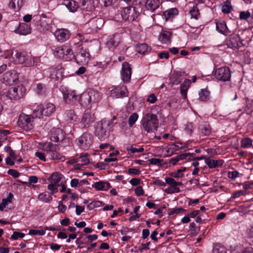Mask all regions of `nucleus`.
Returning <instances> with one entry per match:
<instances>
[{
	"label": "nucleus",
	"mask_w": 253,
	"mask_h": 253,
	"mask_svg": "<svg viewBox=\"0 0 253 253\" xmlns=\"http://www.w3.org/2000/svg\"><path fill=\"white\" fill-rule=\"evenodd\" d=\"M141 123L144 129L150 133L157 130L159 120L156 115L148 113L142 118Z\"/></svg>",
	"instance_id": "1"
},
{
	"label": "nucleus",
	"mask_w": 253,
	"mask_h": 253,
	"mask_svg": "<svg viewBox=\"0 0 253 253\" xmlns=\"http://www.w3.org/2000/svg\"><path fill=\"white\" fill-rule=\"evenodd\" d=\"M43 149L46 152L47 155L50 159L52 160H60L64 161L65 157L59 152V147L56 144H53L50 142L45 143L43 145Z\"/></svg>",
	"instance_id": "2"
},
{
	"label": "nucleus",
	"mask_w": 253,
	"mask_h": 253,
	"mask_svg": "<svg viewBox=\"0 0 253 253\" xmlns=\"http://www.w3.org/2000/svg\"><path fill=\"white\" fill-rule=\"evenodd\" d=\"M18 126L23 130L29 131L32 129L35 125L34 119L30 115L21 114L18 120Z\"/></svg>",
	"instance_id": "3"
},
{
	"label": "nucleus",
	"mask_w": 253,
	"mask_h": 253,
	"mask_svg": "<svg viewBox=\"0 0 253 253\" xmlns=\"http://www.w3.org/2000/svg\"><path fill=\"white\" fill-rule=\"evenodd\" d=\"M60 90L63 94V101L66 104L73 105L78 101L79 95L76 91L68 90L63 86L60 87Z\"/></svg>",
	"instance_id": "4"
},
{
	"label": "nucleus",
	"mask_w": 253,
	"mask_h": 253,
	"mask_svg": "<svg viewBox=\"0 0 253 253\" xmlns=\"http://www.w3.org/2000/svg\"><path fill=\"white\" fill-rule=\"evenodd\" d=\"M26 89L23 86L10 87L3 92L6 96L10 100H17L22 97L25 94Z\"/></svg>",
	"instance_id": "5"
},
{
	"label": "nucleus",
	"mask_w": 253,
	"mask_h": 253,
	"mask_svg": "<svg viewBox=\"0 0 253 253\" xmlns=\"http://www.w3.org/2000/svg\"><path fill=\"white\" fill-rule=\"evenodd\" d=\"M80 148L84 150L88 149L93 143V136L91 134L85 132L77 139Z\"/></svg>",
	"instance_id": "6"
},
{
	"label": "nucleus",
	"mask_w": 253,
	"mask_h": 253,
	"mask_svg": "<svg viewBox=\"0 0 253 253\" xmlns=\"http://www.w3.org/2000/svg\"><path fill=\"white\" fill-rule=\"evenodd\" d=\"M215 78L220 81H229L231 77V73L227 67H222L217 69L214 73Z\"/></svg>",
	"instance_id": "7"
},
{
	"label": "nucleus",
	"mask_w": 253,
	"mask_h": 253,
	"mask_svg": "<svg viewBox=\"0 0 253 253\" xmlns=\"http://www.w3.org/2000/svg\"><path fill=\"white\" fill-rule=\"evenodd\" d=\"M106 125L101 121L96 123L95 125L94 134L101 141L105 140L109 135Z\"/></svg>",
	"instance_id": "8"
},
{
	"label": "nucleus",
	"mask_w": 253,
	"mask_h": 253,
	"mask_svg": "<svg viewBox=\"0 0 253 253\" xmlns=\"http://www.w3.org/2000/svg\"><path fill=\"white\" fill-rule=\"evenodd\" d=\"M138 14L139 13L136 11L135 7L130 6L124 8L121 12L123 19L128 21H133L137 17Z\"/></svg>",
	"instance_id": "9"
},
{
	"label": "nucleus",
	"mask_w": 253,
	"mask_h": 253,
	"mask_svg": "<svg viewBox=\"0 0 253 253\" xmlns=\"http://www.w3.org/2000/svg\"><path fill=\"white\" fill-rule=\"evenodd\" d=\"M13 24L15 25V29L13 30L14 33L21 35H27L31 33V28L28 24L16 21H14Z\"/></svg>",
	"instance_id": "10"
},
{
	"label": "nucleus",
	"mask_w": 253,
	"mask_h": 253,
	"mask_svg": "<svg viewBox=\"0 0 253 253\" xmlns=\"http://www.w3.org/2000/svg\"><path fill=\"white\" fill-rule=\"evenodd\" d=\"M243 40L238 35H233L226 42L228 47L233 49H238L243 45Z\"/></svg>",
	"instance_id": "11"
},
{
	"label": "nucleus",
	"mask_w": 253,
	"mask_h": 253,
	"mask_svg": "<svg viewBox=\"0 0 253 253\" xmlns=\"http://www.w3.org/2000/svg\"><path fill=\"white\" fill-rule=\"evenodd\" d=\"M110 91L111 95L113 97L116 98L126 97L128 94L127 88L125 85L117 86L112 89Z\"/></svg>",
	"instance_id": "12"
},
{
	"label": "nucleus",
	"mask_w": 253,
	"mask_h": 253,
	"mask_svg": "<svg viewBox=\"0 0 253 253\" xmlns=\"http://www.w3.org/2000/svg\"><path fill=\"white\" fill-rule=\"evenodd\" d=\"M90 55L86 48H81L76 55V59L82 64H86L90 59Z\"/></svg>",
	"instance_id": "13"
},
{
	"label": "nucleus",
	"mask_w": 253,
	"mask_h": 253,
	"mask_svg": "<svg viewBox=\"0 0 253 253\" xmlns=\"http://www.w3.org/2000/svg\"><path fill=\"white\" fill-rule=\"evenodd\" d=\"M162 2L160 0H146L145 3V7L146 10L154 12L157 11L159 12L161 9Z\"/></svg>",
	"instance_id": "14"
},
{
	"label": "nucleus",
	"mask_w": 253,
	"mask_h": 253,
	"mask_svg": "<svg viewBox=\"0 0 253 253\" xmlns=\"http://www.w3.org/2000/svg\"><path fill=\"white\" fill-rule=\"evenodd\" d=\"M92 32H96L100 29L104 24V20L100 17L91 18L88 22Z\"/></svg>",
	"instance_id": "15"
},
{
	"label": "nucleus",
	"mask_w": 253,
	"mask_h": 253,
	"mask_svg": "<svg viewBox=\"0 0 253 253\" xmlns=\"http://www.w3.org/2000/svg\"><path fill=\"white\" fill-rule=\"evenodd\" d=\"M131 75V69L127 62H124L122 64V79L124 82H129Z\"/></svg>",
	"instance_id": "16"
},
{
	"label": "nucleus",
	"mask_w": 253,
	"mask_h": 253,
	"mask_svg": "<svg viewBox=\"0 0 253 253\" xmlns=\"http://www.w3.org/2000/svg\"><path fill=\"white\" fill-rule=\"evenodd\" d=\"M64 133L62 129L59 128H53L50 133V139L51 141L57 142L62 141L64 139Z\"/></svg>",
	"instance_id": "17"
},
{
	"label": "nucleus",
	"mask_w": 253,
	"mask_h": 253,
	"mask_svg": "<svg viewBox=\"0 0 253 253\" xmlns=\"http://www.w3.org/2000/svg\"><path fill=\"white\" fill-rule=\"evenodd\" d=\"M121 36L120 34H115L110 36L106 42V44L109 48H114L120 43Z\"/></svg>",
	"instance_id": "18"
},
{
	"label": "nucleus",
	"mask_w": 253,
	"mask_h": 253,
	"mask_svg": "<svg viewBox=\"0 0 253 253\" xmlns=\"http://www.w3.org/2000/svg\"><path fill=\"white\" fill-rule=\"evenodd\" d=\"M18 77L14 72L9 71L5 73L2 78V81L7 85L13 84L17 80Z\"/></svg>",
	"instance_id": "19"
},
{
	"label": "nucleus",
	"mask_w": 253,
	"mask_h": 253,
	"mask_svg": "<svg viewBox=\"0 0 253 253\" xmlns=\"http://www.w3.org/2000/svg\"><path fill=\"white\" fill-rule=\"evenodd\" d=\"M94 121V115L90 112H86L84 114L81 124L84 127L87 128Z\"/></svg>",
	"instance_id": "20"
},
{
	"label": "nucleus",
	"mask_w": 253,
	"mask_h": 253,
	"mask_svg": "<svg viewBox=\"0 0 253 253\" xmlns=\"http://www.w3.org/2000/svg\"><path fill=\"white\" fill-rule=\"evenodd\" d=\"M50 77L56 81L62 79V77L64 76V69L60 66H57L56 68H51L50 69Z\"/></svg>",
	"instance_id": "21"
},
{
	"label": "nucleus",
	"mask_w": 253,
	"mask_h": 253,
	"mask_svg": "<svg viewBox=\"0 0 253 253\" xmlns=\"http://www.w3.org/2000/svg\"><path fill=\"white\" fill-rule=\"evenodd\" d=\"M216 29L218 32L225 36L231 33L225 22L223 20H219L216 22Z\"/></svg>",
	"instance_id": "22"
},
{
	"label": "nucleus",
	"mask_w": 253,
	"mask_h": 253,
	"mask_svg": "<svg viewBox=\"0 0 253 253\" xmlns=\"http://www.w3.org/2000/svg\"><path fill=\"white\" fill-rule=\"evenodd\" d=\"M171 33L167 31L162 30L159 37V40L162 43L169 44L170 42Z\"/></svg>",
	"instance_id": "23"
},
{
	"label": "nucleus",
	"mask_w": 253,
	"mask_h": 253,
	"mask_svg": "<svg viewBox=\"0 0 253 253\" xmlns=\"http://www.w3.org/2000/svg\"><path fill=\"white\" fill-rule=\"evenodd\" d=\"M87 91L89 97L90 98L89 101L90 104L96 103L100 99V95L98 91L92 89H89Z\"/></svg>",
	"instance_id": "24"
},
{
	"label": "nucleus",
	"mask_w": 253,
	"mask_h": 253,
	"mask_svg": "<svg viewBox=\"0 0 253 253\" xmlns=\"http://www.w3.org/2000/svg\"><path fill=\"white\" fill-rule=\"evenodd\" d=\"M89 98L88 91H86L79 96L78 101L82 106L87 107L90 104Z\"/></svg>",
	"instance_id": "25"
},
{
	"label": "nucleus",
	"mask_w": 253,
	"mask_h": 253,
	"mask_svg": "<svg viewBox=\"0 0 253 253\" xmlns=\"http://www.w3.org/2000/svg\"><path fill=\"white\" fill-rule=\"evenodd\" d=\"M92 186L97 190L106 191L111 188L109 182L100 181L94 183Z\"/></svg>",
	"instance_id": "26"
},
{
	"label": "nucleus",
	"mask_w": 253,
	"mask_h": 253,
	"mask_svg": "<svg viewBox=\"0 0 253 253\" xmlns=\"http://www.w3.org/2000/svg\"><path fill=\"white\" fill-rule=\"evenodd\" d=\"M205 163L210 168L212 169L222 166L223 164V161L222 160H211L210 158H207L205 160Z\"/></svg>",
	"instance_id": "27"
},
{
	"label": "nucleus",
	"mask_w": 253,
	"mask_h": 253,
	"mask_svg": "<svg viewBox=\"0 0 253 253\" xmlns=\"http://www.w3.org/2000/svg\"><path fill=\"white\" fill-rule=\"evenodd\" d=\"M191 83V80L186 79L180 85V92L184 99H186L187 97V91Z\"/></svg>",
	"instance_id": "28"
},
{
	"label": "nucleus",
	"mask_w": 253,
	"mask_h": 253,
	"mask_svg": "<svg viewBox=\"0 0 253 253\" xmlns=\"http://www.w3.org/2000/svg\"><path fill=\"white\" fill-rule=\"evenodd\" d=\"M24 4V0H11L9 3L10 8L19 11Z\"/></svg>",
	"instance_id": "29"
},
{
	"label": "nucleus",
	"mask_w": 253,
	"mask_h": 253,
	"mask_svg": "<svg viewBox=\"0 0 253 253\" xmlns=\"http://www.w3.org/2000/svg\"><path fill=\"white\" fill-rule=\"evenodd\" d=\"M63 175L59 172H55L52 173L48 180L51 183L60 185L59 182L61 181Z\"/></svg>",
	"instance_id": "30"
},
{
	"label": "nucleus",
	"mask_w": 253,
	"mask_h": 253,
	"mask_svg": "<svg viewBox=\"0 0 253 253\" xmlns=\"http://www.w3.org/2000/svg\"><path fill=\"white\" fill-rule=\"evenodd\" d=\"M43 112V115L45 116H49L55 111V105L51 103L46 104L44 107L42 106Z\"/></svg>",
	"instance_id": "31"
},
{
	"label": "nucleus",
	"mask_w": 253,
	"mask_h": 253,
	"mask_svg": "<svg viewBox=\"0 0 253 253\" xmlns=\"http://www.w3.org/2000/svg\"><path fill=\"white\" fill-rule=\"evenodd\" d=\"M193 153H183L181 154L172 158L169 160V163L172 164L173 165H175L176 163L180 160L186 159L187 157L188 156H192L193 155Z\"/></svg>",
	"instance_id": "32"
},
{
	"label": "nucleus",
	"mask_w": 253,
	"mask_h": 253,
	"mask_svg": "<svg viewBox=\"0 0 253 253\" xmlns=\"http://www.w3.org/2000/svg\"><path fill=\"white\" fill-rule=\"evenodd\" d=\"M55 36L57 40L60 42H63L69 38V35L67 32L59 30L56 31Z\"/></svg>",
	"instance_id": "33"
},
{
	"label": "nucleus",
	"mask_w": 253,
	"mask_h": 253,
	"mask_svg": "<svg viewBox=\"0 0 253 253\" xmlns=\"http://www.w3.org/2000/svg\"><path fill=\"white\" fill-rule=\"evenodd\" d=\"M39 60V59L38 57L32 58L31 56H27L25 57V61L22 64H24L25 66L27 67H30L35 65L36 66H38V65L37 62Z\"/></svg>",
	"instance_id": "34"
},
{
	"label": "nucleus",
	"mask_w": 253,
	"mask_h": 253,
	"mask_svg": "<svg viewBox=\"0 0 253 253\" xmlns=\"http://www.w3.org/2000/svg\"><path fill=\"white\" fill-rule=\"evenodd\" d=\"M136 50L138 53L145 54L151 50V47L147 44L142 43L136 45Z\"/></svg>",
	"instance_id": "35"
},
{
	"label": "nucleus",
	"mask_w": 253,
	"mask_h": 253,
	"mask_svg": "<svg viewBox=\"0 0 253 253\" xmlns=\"http://www.w3.org/2000/svg\"><path fill=\"white\" fill-rule=\"evenodd\" d=\"M38 199L43 202L50 203L52 201V197L47 192H43L38 196Z\"/></svg>",
	"instance_id": "36"
},
{
	"label": "nucleus",
	"mask_w": 253,
	"mask_h": 253,
	"mask_svg": "<svg viewBox=\"0 0 253 253\" xmlns=\"http://www.w3.org/2000/svg\"><path fill=\"white\" fill-rule=\"evenodd\" d=\"M210 92L207 89H201L199 92V99L205 101L210 98Z\"/></svg>",
	"instance_id": "37"
},
{
	"label": "nucleus",
	"mask_w": 253,
	"mask_h": 253,
	"mask_svg": "<svg viewBox=\"0 0 253 253\" xmlns=\"http://www.w3.org/2000/svg\"><path fill=\"white\" fill-rule=\"evenodd\" d=\"M199 129L202 136H208L211 133V127L209 125H201Z\"/></svg>",
	"instance_id": "38"
},
{
	"label": "nucleus",
	"mask_w": 253,
	"mask_h": 253,
	"mask_svg": "<svg viewBox=\"0 0 253 253\" xmlns=\"http://www.w3.org/2000/svg\"><path fill=\"white\" fill-rule=\"evenodd\" d=\"M226 248L221 244L216 243L213 245L212 253H226Z\"/></svg>",
	"instance_id": "39"
},
{
	"label": "nucleus",
	"mask_w": 253,
	"mask_h": 253,
	"mask_svg": "<svg viewBox=\"0 0 253 253\" xmlns=\"http://www.w3.org/2000/svg\"><path fill=\"white\" fill-rule=\"evenodd\" d=\"M62 4L65 5L71 12H74L76 10L77 6L75 1L72 2L69 0H63Z\"/></svg>",
	"instance_id": "40"
},
{
	"label": "nucleus",
	"mask_w": 253,
	"mask_h": 253,
	"mask_svg": "<svg viewBox=\"0 0 253 253\" xmlns=\"http://www.w3.org/2000/svg\"><path fill=\"white\" fill-rule=\"evenodd\" d=\"M88 154H81L80 157L77 158V162L81 163L82 165H86L90 163V160L87 158Z\"/></svg>",
	"instance_id": "41"
},
{
	"label": "nucleus",
	"mask_w": 253,
	"mask_h": 253,
	"mask_svg": "<svg viewBox=\"0 0 253 253\" xmlns=\"http://www.w3.org/2000/svg\"><path fill=\"white\" fill-rule=\"evenodd\" d=\"M178 14V10L175 8H172L168 10H166L164 12V15L165 16L166 19L173 17L174 15Z\"/></svg>",
	"instance_id": "42"
},
{
	"label": "nucleus",
	"mask_w": 253,
	"mask_h": 253,
	"mask_svg": "<svg viewBox=\"0 0 253 253\" xmlns=\"http://www.w3.org/2000/svg\"><path fill=\"white\" fill-rule=\"evenodd\" d=\"M34 120L36 118H40L43 115V112L42 109V106H38L35 110L33 111L32 115H31Z\"/></svg>",
	"instance_id": "43"
},
{
	"label": "nucleus",
	"mask_w": 253,
	"mask_h": 253,
	"mask_svg": "<svg viewBox=\"0 0 253 253\" xmlns=\"http://www.w3.org/2000/svg\"><path fill=\"white\" fill-rule=\"evenodd\" d=\"M54 54L55 56L58 58H63L65 56V53H64V46H61L59 47H57L55 48Z\"/></svg>",
	"instance_id": "44"
},
{
	"label": "nucleus",
	"mask_w": 253,
	"mask_h": 253,
	"mask_svg": "<svg viewBox=\"0 0 253 253\" xmlns=\"http://www.w3.org/2000/svg\"><path fill=\"white\" fill-rule=\"evenodd\" d=\"M36 92L41 95H44L46 91L45 86L42 84H38L35 89Z\"/></svg>",
	"instance_id": "45"
},
{
	"label": "nucleus",
	"mask_w": 253,
	"mask_h": 253,
	"mask_svg": "<svg viewBox=\"0 0 253 253\" xmlns=\"http://www.w3.org/2000/svg\"><path fill=\"white\" fill-rule=\"evenodd\" d=\"M189 13L192 18L197 19L200 14L199 11L196 5L194 6L190 10Z\"/></svg>",
	"instance_id": "46"
},
{
	"label": "nucleus",
	"mask_w": 253,
	"mask_h": 253,
	"mask_svg": "<svg viewBox=\"0 0 253 253\" xmlns=\"http://www.w3.org/2000/svg\"><path fill=\"white\" fill-rule=\"evenodd\" d=\"M186 168L185 167L182 168L177 169L176 172H171L170 173V175L174 178H179L182 176L183 174L181 173L182 172L185 171Z\"/></svg>",
	"instance_id": "47"
},
{
	"label": "nucleus",
	"mask_w": 253,
	"mask_h": 253,
	"mask_svg": "<svg viewBox=\"0 0 253 253\" xmlns=\"http://www.w3.org/2000/svg\"><path fill=\"white\" fill-rule=\"evenodd\" d=\"M138 118V115L137 114L134 113L131 115H130L128 118V125L131 127L133 124L135 123Z\"/></svg>",
	"instance_id": "48"
},
{
	"label": "nucleus",
	"mask_w": 253,
	"mask_h": 253,
	"mask_svg": "<svg viewBox=\"0 0 253 253\" xmlns=\"http://www.w3.org/2000/svg\"><path fill=\"white\" fill-rule=\"evenodd\" d=\"M65 115L68 118V120H75L77 118L75 112L72 110H67L65 112Z\"/></svg>",
	"instance_id": "49"
},
{
	"label": "nucleus",
	"mask_w": 253,
	"mask_h": 253,
	"mask_svg": "<svg viewBox=\"0 0 253 253\" xmlns=\"http://www.w3.org/2000/svg\"><path fill=\"white\" fill-rule=\"evenodd\" d=\"M231 9L232 6L230 3L226 1L223 4L221 10L224 13H228L231 11Z\"/></svg>",
	"instance_id": "50"
},
{
	"label": "nucleus",
	"mask_w": 253,
	"mask_h": 253,
	"mask_svg": "<svg viewBox=\"0 0 253 253\" xmlns=\"http://www.w3.org/2000/svg\"><path fill=\"white\" fill-rule=\"evenodd\" d=\"M252 140L248 137L244 138L242 140L241 146L243 148H247L252 145Z\"/></svg>",
	"instance_id": "51"
},
{
	"label": "nucleus",
	"mask_w": 253,
	"mask_h": 253,
	"mask_svg": "<svg viewBox=\"0 0 253 253\" xmlns=\"http://www.w3.org/2000/svg\"><path fill=\"white\" fill-rule=\"evenodd\" d=\"M126 150L128 152H130L131 154H134L136 152H142L144 151V148L141 147L139 149H137L136 148L133 147V146H127L126 148ZM128 154H129V152H128Z\"/></svg>",
	"instance_id": "52"
},
{
	"label": "nucleus",
	"mask_w": 253,
	"mask_h": 253,
	"mask_svg": "<svg viewBox=\"0 0 253 253\" xmlns=\"http://www.w3.org/2000/svg\"><path fill=\"white\" fill-rule=\"evenodd\" d=\"M16 58L17 59V62L20 64L23 63L25 61V55L21 52H16L15 54Z\"/></svg>",
	"instance_id": "53"
},
{
	"label": "nucleus",
	"mask_w": 253,
	"mask_h": 253,
	"mask_svg": "<svg viewBox=\"0 0 253 253\" xmlns=\"http://www.w3.org/2000/svg\"><path fill=\"white\" fill-rule=\"evenodd\" d=\"M25 236V234L23 233L15 231L13 232V234L11 235L10 239L15 240L19 238H23Z\"/></svg>",
	"instance_id": "54"
},
{
	"label": "nucleus",
	"mask_w": 253,
	"mask_h": 253,
	"mask_svg": "<svg viewBox=\"0 0 253 253\" xmlns=\"http://www.w3.org/2000/svg\"><path fill=\"white\" fill-rule=\"evenodd\" d=\"M45 233L44 230H35L31 229L29 231V234L31 235H43Z\"/></svg>",
	"instance_id": "55"
},
{
	"label": "nucleus",
	"mask_w": 253,
	"mask_h": 253,
	"mask_svg": "<svg viewBox=\"0 0 253 253\" xmlns=\"http://www.w3.org/2000/svg\"><path fill=\"white\" fill-rule=\"evenodd\" d=\"M81 5L83 7L84 9L88 10L91 6V1L90 0H81Z\"/></svg>",
	"instance_id": "56"
},
{
	"label": "nucleus",
	"mask_w": 253,
	"mask_h": 253,
	"mask_svg": "<svg viewBox=\"0 0 253 253\" xmlns=\"http://www.w3.org/2000/svg\"><path fill=\"white\" fill-rule=\"evenodd\" d=\"M149 162L151 165L162 166L163 160L162 159L157 158H151L149 160Z\"/></svg>",
	"instance_id": "57"
},
{
	"label": "nucleus",
	"mask_w": 253,
	"mask_h": 253,
	"mask_svg": "<svg viewBox=\"0 0 253 253\" xmlns=\"http://www.w3.org/2000/svg\"><path fill=\"white\" fill-rule=\"evenodd\" d=\"M59 185H55V184H53L52 183H51L49 184L48 186H47V188L50 191V194L51 195H53L54 194V193H56L58 192V188H57V186H58Z\"/></svg>",
	"instance_id": "58"
},
{
	"label": "nucleus",
	"mask_w": 253,
	"mask_h": 253,
	"mask_svg": "<svg viewBox=\"0 0 253 253\" xmlns=\"http://www.w3.org/2000/svg\"><path fill=\"white\" fill-rule=\"evenodd\" d=\"M250 17L251 13L249 11H241L239 15V18L241 20H247Z\"/></svg>",
	"instance_id": "59"
},
{
	"label": "nucleus",
	"mask_w": 253,
	"mask_h": 253,
	"mask_svg": "<svg viewBox=\"0 0 253 253\" xmlns=\"http://www.w3.org/2000/svg\"><path fill=\"white\" fill-rule=\"evenodd\" d=\"M13 197V195L11 193H9L7 197L6 198H4L2 199V205L4 206H6L8 203L11 202V200Z\"/></svg>",
	"instance_id": "60"
},
{
	"label": "nucleus",
	"mask_w": 253,
	"mask_h": 253,
	"mask_svg": "<svg viewBox=\"0 0 253 253\" xmlns=\"http://www.w3.org/2000/svg\"><path fill=\"white\" fill-rule=\"evenodd\" d=\"M194 129V126L192 123H188L185 127V131L189 134H191Z\"/></svg>",
	"instance_id": "61"
},
{
	"label": "nucleus",
	"mask_w": 253,
	"mask_h": 253,
	"mask_svg": "<svg viewBox=\"0 0 253 253\" xmlns=\"http://www.w3.org/2000/svg\"><path fill=\"white\" fill-rule=\"evenodd\" d=\"M7 173L11 175L14 178H17L20 175V173L15 169H9L7 171Z\"/></svg>",
	"instance_id": "62"
},
{
	"label": "nucleus",
	"mask_w": 253,
	"mask_h": 253,
	"mask_svg": "<svg viewBox=\"0 0 253 253\" xmlns=\"http://www.w3.org/2000/svg\"><path fill=\"white\" fill-rule=\"evenodd\" d=\"M246 110L248 111L250 110L253 106V100H250L248 98H246Z\"/></svg>",
	"instance_id": "63"
},
{
	"label": "nucleus",
	"mask_w": 253,
	"mask_h": 253,
	"mask_svg": "<svg viewBox=\"0 0 253 253\" xmlns=\"http://www.w3.org/2000/svg\"><path fill=\"white\" fill-rule=\"evenodd\" d=\"M134 191H135V193L136 194V195L138 196H142V195H143V194L144 193V191L142 186H139L137 187L135 189Z\"/></svg>",
	"instance_id": "64"
}]
</instances>
